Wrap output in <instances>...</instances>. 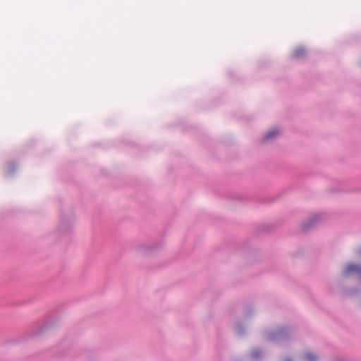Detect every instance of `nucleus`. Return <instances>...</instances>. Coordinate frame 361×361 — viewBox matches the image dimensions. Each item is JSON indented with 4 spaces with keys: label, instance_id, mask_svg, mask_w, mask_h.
Returning <instances> with one entry per match:
<instances>
[{
    "label": "nucleus",
    "instance_id": "obj_1",
    "mask_svg": "<svg viewBox=\"0 0 361 361\" xmlns=\"http://www.w3.org/2000/svg\"><path fill=\"white\" fill-rule=\"evenodd\" d=\"M350 274H357L361 278V267L355 264L348 265L344 270V274L348 276Z\"/></svg>",
    "mask_w": 361,
    "mask_h": 361
},
{
    "label": "nucleus",
    "instance_id": "obj_6",
    "mask_svg": "<svg viewBox=\"0 0 361 361\" xmlns=\"http://www.w3.org/2000/svg\"><path fill=\"white\" fill-rule=\"evenodd\" d=\"M359 253H360V255H361V249L360 250Z\"/></svg>",
    "mask_w": 361,
    "mask_h": 361
},
{
    "label": "nucleus",
    "instance_id": "obj_7",
    "mask_svg": "<svg viewBox=\"0 0 361 361\" xmlns=\"http://www.w3.org/2000/svg\"><path fill=\"white\" fill-rule=\"evenodd\" d=\"M287 361H289V360H287Z\"/></svg>",
    "mask_w": 361,
    "mask_h": 361
},
{
    "label": "nucleus",
    "instance_id": "obj_3",
    "mask_svg": "<svg viewBox=\"0 0 361 361\" xmlns=\"http://www.w3.org/2000/svg\"><path fill=\"white\" fill-rule=\"evenodd\" d=\"M305 52V49L303 48H298L295 50L293 52V57L295 59L301 57Z\"/></svg>",
    "mask_w": 361,
    "mask_h": 361
},
{
    "label": "nucleus",
    "instance_id": "obj_2",
    "mask_svg": "<svg viewBox=\"0 0 361 361\" xmlns=\"http://www.w3.org/2000/svg\"><path fill=\"white\" fill-rule=\"evenodd\" d=\"M279 131L277 129H272L269 130L265 135H264V140H269L274 137H275L278 134Z\"/></svg>",
    "mask_w": 361,
    "mask_h": 361
},
{
    "label": "nucleus",
    "instance_id": "obj_5",
    "mask_svg": "<svg viewBox=\"0 0 361 361\" xmlns=\"http://www.w3.org/2000/svg\"><path fill=\"white\" fill-rule=\"evenodd\" d=\"M252 355H253L254 357H257L258 353L257 352H253Z\"/></svg>",
    "mask_w": 361,
    "mask_h": 361
},
{
    "label": "nucleus",
    "instance_id": "obj_4",
    "mask_svg": "<svg viewBox=\"0 0 361 361\" xmlns=\"http://www.w3.org/2000/svg\"><path fill=\"white\" fill-rule=\"evenodd\" d=\"M305 361H314L316 360V357L311 353H307L305 356Z\"/></svg>",
    "mask_w": 361,
    "mask_h": 361
}]
</instances>
